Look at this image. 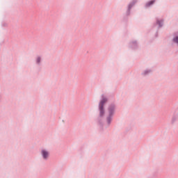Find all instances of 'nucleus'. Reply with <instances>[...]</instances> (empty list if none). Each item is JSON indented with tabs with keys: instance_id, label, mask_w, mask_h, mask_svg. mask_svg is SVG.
I'll list each match as a JSON object with an SVG mask.
<instances>
[{
	"instance_id": "obj_1",
	"label": "nucleus",
	"mask_w": 178,
	"mask_h": 178,
	"mask_svg": "<svg viewBox=\"0 0 178 178\" xmlns=\"http://www.w3.org/2000/svg\"><path fill=\"white\" fill-rule=\"evenodd\" d=\"M106 101V98L103 97L99 103L100 116H102L104 115V104H105Z\"/></svg>"
},
{
	"instance_id": "obj_5",
	"label": "nucleus",
	"mask_w": 178,
	"mask_h": 178,
	"mask_svg": "<svg viewBox=\"0 0 178 178\" xmlns=\"http://www.w3.org/2000/svg\"><path fill=\"white\" fill-rule=\"evenodd\" d=\"M40 61H41V58L38 57L37 58V63H40Z\"/></svg>"
},
{
	"instance_id": "obj_3",
	"label": "nucleus",
	"mask_w": 178,
	"mask_h": 178,
	"mask_svg": "<svg viewBox=\"0 0 178 178\" xmlns=\"http://www.w3.org/2000/svg\"><path fill=\"white\" fill-rule=\"evenodd\" d=\"M173 41H174V42H176L177 44H178V36L175 37V38L173 39Z\"/></svg>"
},
{
	"instance_id": "obj_6",
	"label": "nucleus",
	"mask_w": 178,
	"mask_h": 178,
	"mask_svg": "<svg viewBox=\"0 0 178 178\" xmlns=\"http://www.w3.org/2000/svg\"><path fill=\"white\" fill-rule=\"evenodd\" d=\"M110 113H112V110H110Z\"/></svg>"
},
{
	"instance_id": "obj_4",
	"label": "nucleus",
	"mask_w": 178,
	"mask_h": 178,
	"mask_svg": "<svg viewBox=\"0 0 178 178\" xmlns=\"http://www.w3.org/2000/svg\"><path fill=\"white\" fill-rule=\"evenodd\" d=\"M154 2H155V1H151L150 2L148 3V6L152 5L154 3Z\"/></svg>"
},
{
	"instance_id": "obj_2",
	"label": "nucleus",
	"mask_w": 178,
	"mask_h": 178,
	"mask_svg": "<svg viewBox=\"0 0 178 178\" xmlns=\"http://www.w3.org/2000/svg\"><path fill=\"white\" fill-rule=\"evenodd\" d=\"M42 155L44 158V159H47V158H48V156H49V152H48V151L43 149L42 150Z\"/></svg>"
}]
</instances>
